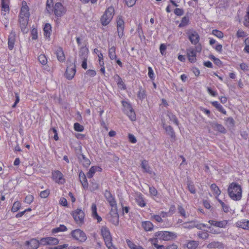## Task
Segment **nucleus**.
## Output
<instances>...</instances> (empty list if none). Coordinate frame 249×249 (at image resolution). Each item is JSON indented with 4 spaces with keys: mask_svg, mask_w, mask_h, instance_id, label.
Instances as JSON below:
<instances>
[{
    "mask_svg": "<svg viewBox=\"0 0 249 249\" xmlns=\"http://www.w3.org/2000/svg\"><path fill=\"white\" fill-rule=\"evenodd\" d=\"M228 192L229 196L233 200H239L241 199L242 188L237 183H231L229 186Z\"/></svg>",
    "mask_w": 249,
    "mask_h": 249,
    "instance_id": "f257e3e1",
    "label": "nucleus"
},
{
    "mask_svg": "<svg viewBox=\"0 0 249 249\" xmlns=\"http://www.w3.org/2000/svg\"><path fill=\"white\" fill-rule=\"evenodd\" d=\"M114 14V9L112 6L107 8L103 15L101 17L100 21L102 25H108L112 20Z\"/></svg>",
    "mask_w": 249,
    "mask_h": 249,
    "instance_id": "f03ea898",
    "label": "nucleus"
},
{
    "mask_svg": "<svg viewBox=\"0 0 249 249\" xmlns=\"http://www.w3.org/2000/svg\"><path fill=\"white\" fill-rule=\"evenodd\" d=\"M155 236L158 237L160 239L168 241L177 237V235L175 233L167 231H160L155 233Z\"/></svg>",
    "mask_w": 249,
    "mask_h": 249,
    "instance_id": "7ed1b4c3",
    "label": "nucleus"
},
{
    "mask_svg": "<svg viewBox=\"0 0 249 249\" xmlns=\"http://www.w3.org/2000/svg\"><path fill=\"white\" fill-rule=\"evenodd\" d=\"M71 235L73 239L80 242H84L87 239L86 233L79 229L72 231Z\"/></svg>",
    "mask_w": 249,
    "mask_h": 249,
    "instance_id": "20e7f679",
    "label": "nucleus"
},
{
    "mask_svg": "<svg viewBox=\"0 0 249 249\" xmlns=\"http://www.w3.org/2000/svg\"><path fill=\"white\" fill-rule=\"evenodd\" d=\"M75 222L79 225H82L84 222L85 213L81 209H77L71 213Z\"/></svg>",
    "mask_w": 249,
    "mask_h": 249,
    "instance_id": "39448f33",
    "label": "nucleus"
},
{
    "mask_svg": "<svg viewBox=\"0 0 249 249\" xmlns=\"http://www.w3.org/2000/svg\"><path fill=\"white\" fill-rule=\"evenodd\" d=\"M188 39L194 45L197 44L199 41V36L193 29H190L186 31Z\"/></svg>",
    "mask_w": 249,
    "mask_h": 249,
    "instance_id": "423d86ee",
    "label": "nucleus"
},
{
    "mask_svg": "<svg viewBox=\"0 0 249 249\" xmlns=\"http://www.w3.org/2000/svg\"><path fill=\"white\" fill-rule=\"evenodd\" d=\"M109 220L115 226L119 224V214L116 207H112L108 215Z\"/></svg>",
    "mask_w": 249,
    "mask_h": 249,
    "instance_id": "0eeeda50",
    "label": "nucleus"
},
{
    "mask_svg": "<svg viewBox=\"0 0 249 249\" xmlns=\"http://www.w3.org/2000/svg\"><path fill=\"white\" fill-rule=\"evenodd\" d=\"M102 235L105 242L106 245H108L112 240L109 229L106 227H102L101 230Z\"/></svg>",
    "mask_w": 249,
    "mask_h": 249,
    "instance_id": "6e6552de",
    "label": "nucleus"
},
{
    "mask_svg": "<svg viewBox=\"0 0 249 249\" xmlns=\"http://www.w3.org/2000/svg\"><path fill=\"white\" fill-rule=\"evenodd\" d=\"M66 8L63 6L61 3L56 2L54 7V15L57 17H62L65 13Z\"/></svg>",
    "mask_w": 249,
    "mask_h": 249,
    "instance_id": "1a4fd4ad",
    "label": "nucleus"
},
{
    "mask_svg": "<svg viewBox=\"0 0 249 249\" xmlns=\"http://www.w3.org/2000/svg\"><path fill=\"white\" fill-rule=\"evenodd\" d=\"M29 18L25 17H19V23L21 31L24 34L27 33L29 29L27 28Z\"/></svg>",
    "mask_w": 249,
    "mask_h": 249,
    "instance_id": "9d476101",
    "label": "nucleus"
},
{
    "mask_svg": "<svg viewBox=\"0 0 249 249\" xmlns=\"http://www.w3.org/2000/svg\"><path fill=\"white\" fill-rule=\"evenodd\" d=\"M76 72L75 65L74 64L73 66L71 67V66L67 67L65 72L66 77L69 79H72L75 75Z\"/></svg>",
    "mask_w": 249,
    "mask_h": 249,
    "instance_id": "9b49d317",
    "label": "nucleus"
},
{
    "mask_svg": "<svg viewBox=\"0 0 249 249\" xmlns=\"http://www.w3.org/2000/svg\"><path fill=\"white\" fill-rule=\"evenodd\" d=\"M187 55L189 61L191 63H194L196 61V51L195 49L189 48L187 49Z\"/></svg>",
    "mask_w": 249,
    "mask_h": 249,
    "instance_id": "f8f14e48",
    "label": "nucleus"
},
{
    "mask_svg": "<svg viewBox=\"0 0 249 249\" xmlns=\"http://www.w3.org/2000/svg\"><path fill=\"white\" fill-rule=\"evenodd\" d=\"M104 195L110 206H111V207H116L117 204L116 201L111 193L107 190H106Z\"/></svg>",
    "mask_w": 249,
    "mask_h": 249,
    "instance_id": "ddd939ff",
    "label": "nucleus"
},
{
    "mask_svg": "<svg viewBox=\"0 0 249 249\" xmlns=\"http://www.w3.org/2000/svg\"><path fill=\"white\" fill-rule=\"evenodd\" d=\"M209 124L214 130L223 134L226 133L227 131L226 129L221 124H219L214 122H209Z\"/></svg>",
    "mask_w": 249,
    "mask_h": 249,
    "instance_id": "4468645a",
    "label": "nucleus"
},
{
    "mask_svg": "<svg viewBox=\"0 0 249 249\" xmlns=\"http://www.w3.org/2000/svg\"><path fill=\"white\" fill-rule=\"evenodd\" d=\"M15 38V33L12 31L9 36L8 42V47L10 50H12L14 48Z\"/></svg>",
    "mask_w": 249,
    "mask_h": 249,
    "instance_id": "2eb2a0df",
    "label": "nucleus"
},
{
    "mask_svg": "<svg viewBox=\"0 0 249 249\" xmlns=\"http://www.w3.org/2000/svg\"><path fill=\"white\" fill-rule=\"evenodd\" d=\"M79 178L82 186L84 189H87L88 187V183L87 179V177L82 171H81L79 174Z\"/></svg>",
    "mask_w": 249,
    "mask_h": 249,
    "instance_id": "dca6fc26",
    "label": "nucleus"
},
{
    "mask_svg": "<svg viewBox=\"0 0 249 249\" xmlns=\"http://www.w3.org/2000/svg\"><path fill=\"white\" fill-rule=\"evenodd\" d=\"M78 160L85 167H88L90 164V161L89 159L86 158L83 154H80L78 157Z\"/></svg>",
    "mask_w": 249,
    "mask_h": 249,
    "instance_id": "f3484780",
    "label": "nucleus"
},
{
    "mask_svg": "<svg viewBox=\"0 0 249 249\" xmlns=\"http://www.w3.org/2000/svg\"><path fill=\"white\" fill-rule=\"evenodd\" d=\"M63 174L58 170L55 171L53 173V179L56 182L62 183L64 182V179L63 178Z\"/></svg>",
    "mask_w": 249,
    "mask_h": 249,
    "instance_id": "a211bd4d",
    "label": "nucleus"
},
{
    "mask_svg": "<svg viewBox=\"0 0 249 249\" xmlns=\"http://www.w3.org/2000/svg\"><path fill=\"white\" fill-rule=\"evenodd\" d=\"M163 127L165 130L166 133L170 136L174 141H175L176 135L172 127L170 125H166L164 124H163Z\"/></svg>",
    "mask_w": 249,
    "mask_h": 249,
    "instance_id": "6ab92c4d",
    "label": "nucleus"
},
{
    "mask_svg": "<svg viewBox=\"0 0 249 249\" xmlns=\"http://www.w3.org/2000/svg\"><path fill=\"white\" fill-rule=\"evenodd\" d=\"M208 222L211 225L219 228H225L228 222L227 220L221 221H216L215 220H210Z\"/></svg>",
    "mask_w": 249,
    "mask_h": 249,
    "instance_id": "aec40b11",
    "label": "nucleus"
},
{
    "mask_svg": "<svg viewBox=\"0 0 249 249\" xmlns=\"http://www.w3.org/2000/svg\"><path fill=\"white\" fill-rule=\"evenodd\" d=\"M26 243L29 249H36L39 245V241L36 239H32Z\"/></svg>",
    "mask_w": 249,
    "mask_h": 249,
    "instance_id": "412c9836",
    "label": "nucleus"
},
{
    "mask_svg": "<svg viewBox=\"0 0 249 249\" xmlns=\"http://www.w3.org/2000/svg\"><path fill=\"white\" fill-rule=\"evenodd\" d=\"M102 168L99 166H92L87 174L88 178H91L96 171H101Z\"/></svg>",
    "mask_w": 249,
    "mask_h": 249,
    "instance_id": "4be33fe9",
    "label": "nucleus"
},
{
    "mask_svg": "<svg viewBox=\"0 0 249 249\" xmlns=\"http://www.w3.org/2000/svg\"><path fill=\"white\" fill-rule=\"evenodd\" d=\"M56 54L58 60L60 62L65 60V56L62 48H58L56 51Z\"/></svg>",
    "mask_w": 249,
    "mask_h": 249,
    "instance_id": "5701e85b",
    "label": "nucleus"
},
{
    "mask_svg": "<svg viewBox=\"0 0 249 249\" xmlns=\"http://www.w3.org/2000/svg\"><path fill=\"white\" fill-rule=\"evenodd\" d=\"M89 50L88 48L85 47H82L79 51V55L81 59H87Z\"/></svg>",
    "mask_w": 249,
    "mask_h": 249,
    "instance_id": "b1692460",
    "label": "nucleus"
},
{
    "mask_svg": "<svg viewBox=\"0 0 249 249\" xmlns=\"http://www.w3.org/2000/svg\"><path fill=\"white\" fill-rule=\"evenodd\" d=\"M207 248L209 249H213V248H218V249H222L223 248V245L222 243L219 242H212L209 243L207 245Z\"/></svg>",
    "mask_w": 249,
    "mask_h": 249,
    "instance_id": "393cba45",
    "label": "nucleus"
},
{
    "mask_svg": "<svg viewBox=\"0 0 249 249\" xmlns=\"http://www.w3.org/2000/svg\"><path fill=\"white\" fill-rule=\"evenodd\" d=\"M141 167L145 172L148 173L149 174H151L152 173L151 168L149 166L146 160H143L142 161L141 163Z\"/></svg>",
    "mask_w": 249,
    "mask_h": 249,
    "instance_id": "a878e982",
    "label": "nucleus"
},
{
    "mask_svg": "<svg viewBox=\"0 0 249 249\" xmlns=\"http://www.w3.org/2000/svg\"><path fill=\"white\" fill-rule=\"evenodd\" d=\"M137 204L141 207H143L145 206L146 204L142 197L141 194H138L135 198Z\"/></svg>",
    "mask_w": 249,
    "mask_h": 249,
    "instance_id": "bb28decb",
    "label": "nucleus"
},
{
    "mask_svg": "<svg viewBox=\"0 0 249 249\" xmlns=\"http://www.w3.org/2000/svg\"><path fill=\"white\" fill-rule=\"evenodd\" d=\"M29 16H30L29 8L21 7V9H20V12L19 13V17H25V18H29Z\"/></svg>",
    "mask_w": 249,
    "mask_h": 249,
    "instance_id": "cd10ccee",
    "label": "nucleus"
},
{
    "mask_svg": "<svg viewBox=\"0 0 249 249\" xmlns=\"http://www.w3.org/2000/svg\"><path fill=\"white\" fill-rule=\"evenodd\" d=\"M108 56L111 60H114L117 58L116 54V48L114 46L108 50Z\"/></svg>",
    "mask_w": 249,
    "mask_h": 249,
    "instance_id": "c85d7f7f",
    "label": "nucleus"
},
{
    "mask_svg": "<svg viewBox=\"0 0 249 249\" xmlns=\"http://www.w3.org/2000/svg\"><path fill=\"white\" fill-rule=\"evenodd\" d=\"M114 79L116 81V82H117V85L119 87H120V86H122V88L124 89H126V86L125 85H124V83L123 82V81H122V78L120 77V76L118 75V74H115L114 76Z\"/></svg>",
    "mask_w": 249,
    "mask_h": 249,
    "instance_id": "c756f323",
    "label": "nucleus"
},
{
    "mask_svg": "<svg viewBox=\"0 0 249 249\" xmlns=\"http://www.w3.org/2000/svg\"><path fill=\"white\" fill-rule=\"evenodd\" d=\"M212 105L216 108L218 111L221 112L224 114H226V110L223 108V107L217 101H214L212 102Z\"/></svg>",
    "mask_w": 249,
    "mask_h": 249,
    "instance_id": "7c9ffc66",
    "label": "nucleus"
},
{
    "mask_svg": "<svg viewBox=\"0 0 249 249\" xmlns=\"http://www.w3.org/2000/svg\"><path fill=\"white\" fill-rule=\"evenodd\" d=\"M142 226L146 231H150L153 228V224L150 221H145L142 223Z\"/></svg>",
    "mask_w": 249,
    "mask_h": 249,
    "instance_id": "2f4dec72",
    "label": "nucleus"
},
{
    "mask_svg": "<svg viewBox=\"0 0 249 249\" xmlns=\"http://www.w3.org/2000/svg\"><path fill=\"white\" fill-rule=\"evenodd\" d=\"M122 105L124 107L123 111L125 114L126 112L130 111L133 109L130 103L126 101H123L122 102Z\"/></svg>",
    "mask_w": 249,
    "mask_h": 249,
    "instance_id": "473e14b6",
    "label": "nucleus"
},
{
    "mask_svg": "<svg viewBox=\"0 0 249 249\" xmlns=\"http://www.w3.org/2000/svg\"><path fill=\"white\" fill-rule=\"evenodd\" d=\"M189 23V18L186 16L182 18L181 22L178 25L179 27H184L188 25Z\"/></svg>",
    "mask_w": 249,
    "mask_h": 249,
    "instance_id": "72a5a7b5",
    "label": "nucleus"
},
{
    "mask_svg": "<svg viewBox=\"0 0 249 249\" xmlns=\"http://www.w3.org/2000/svg\"><path fill=\"white\" fill-rule=\"evenodd\" d=\"M44 35L46 37H49L51 31V26L49 23H46L44 27Z\"/></svg>",
    "mask_w": 249,
    "mask_h": 249,
    "instance_id": "f704fd0d",
    "label": "nucleus"
},
{
    "mask_svg": "<svg viewBox=\"0 0 249 249\" xmlns=\"http://www.w3.org/2000/svg\"><path fill=\"white\" fill-rule=\"evenodd\" d=\"M67 230V227L64 225H60L59 227L53 229L52 230V232L53 233H56L59 231H64Z\"/></svg>",
    "mask_w": 249,
    "mask_h": 249,
    "instance_id": "c9c22d12",
    "label": "nucleus"
},
{
    "mask_svg": "<svg viewBox=\"0 0 249 249\" xmlns=\"http://www.w3.org/2000/svg\"><path fill=\"white\" fill-rule=\"evenodd\" d=\"M8 0H1V8L5 12H9L10 10Z\"/></svg>",
    "mask_w": 249,
    "mask_h": 249,
    "instance_id": "e433bc0d",
    "label": "nucleus"
},
{
    "mask_svg": "<svg viewBox=\"0 0 249 249\" xmlns=\"http://www.w3.org/2000/svg\"><path fill=\"white\" fill-rule=\"evenodd\" d=\"M125 114L132 121H134L136 120V114L133 109H131L130 111L126 112Z\"/></svg>",
    "mask_w": 249,
    "mask_h": 249,
    "instance_id": "4c0bfd02",
    "label": "nucleus"
},
{
    "mask_svg": "<svg viewBox=\"0 0 249 249\" xmlns=\"http://www.w3.org/2000/svg\"><path fill=\"white\" fill-rule=\"evenodd\" d=\"M198 245V244L197 242L195 241H191L187 244V247L188 249H196Z\"/></svg>",
    "mask_w": 249,
    "mask_h": 249,
    "instance_id": "58836bf2",
    "label": "nucleus"
},
{
    "mask_svg": "<svg viewBox=\"0 0 249 249\" xmlns=\"http://www.w3.org/2000/svg\"><path fill=\"white\" fill-rule=\"evenodd\" d=\"M38 60L39 62L43 65H45L47 63V59L44 54H40L38 57Z\"/></svg>",
    "mask_w": 249,
    "mask_h": 249,
    "instance_id": "ea45409f",
    "label": "nucleus"
},
{
    "mask_svg": "<svg viewBox=\"0 0 249 249\" xmlns=\"http://www.w3.org/2000/svg\"><path fill=\"white\" fill-rule=\"evenodd\" d=\"M124 21L122 17H118L117 19V27H120L122 29V27H124Z\"/></svg>",
    "mask_w": 249,
    "mask_h": 249,
    "instance_id": "a19ab883",
    "label": "nucleus"
},
{
    "mask_svg": "<svg viewBox=\"0 0 249 249\" xmlns=\"http://www.w3.org/2000/svg\"><path fill=\"white\" fill-rule=\"evenodd\" d=\"M20 203L19 202L16 201L13 204L11 210L13 212H17L20 209Z\"/></svg>",
    "mask_w": 249,
    "mask_h": 249,
    "instance_id": "79ce46f5",
    "label": "nucleus"
},
{
    "mask_svg": "<svg viewBox=\"0 0 249 249\" xmlns=\"http://www.w3.org/2000/svg\"><path fill=\"white\" fill-rule=\"evenodd\" d=\"M168 116L169 117L170 121H173L177 125L178 124V119L175 115L171 113H169L168 114Z\"/></svg>",
    "mask_w": 249,
    "mask_h": 249,
    "instance_id": "37998d69",
    "label": "nucleus"
},
{
    "mask_svg": "<svg viewBox=\"0 0 249 249\" xmlns=\"http://www.w3.org/2000/svg\"><path fill=\"white\" fill-rule=\"evenodd\" d=\"M74 130L78 132H82L84 130V127L78 123H75L74 124Z\"/></svg>",
    "mask_w": 249,
    "mask_h": 249,
    "instance_id": "c03bdc74",
    "label": "nucleus"
},
{
    "mask_svg": "<svg viewBox=\"0 0 249 249\" xmlns=\"http://www.w3.org/2000/svg\"><path fill=\"white\" fill-rule=\"evenodd\" d=\"M211 188L215 194L219 195L220 194L221 192L215 184H212L211 186Z\"/></svg>",
    "mask_w": 249,
    "mask_h": 249,
    "instance_id": "a18cd8bd",
    "label": "nucleus"
},
{
    "mask_svg": "<svg viewBox=\"0 0 249 249\" xmlns=\"http://www.w3.org/2000/svg\"><path fill=\"white\" fill-rule=\"evenodd\" d=\"M187 187H188L189 191L191 192V193H192V194L196 193V189H195V186L191 182H189V181L188 182Z\"/></svg>",
    "mask_w": 249,
    "mask_h": 249,
    "instance_id": "49530a36",
    "label": "nucleus"
},
{
    "mask_svg": "<svg viewBox=\"0 0 249 249\" xmlns=\"http://www.w3.org/2000/svg\"><path fill=\"white\" fill-rule=\"evenodd\" d=\"M48 245H57L59 241L57 238L54 237H48Z\"/></svg>",
    "mask_w": 249,
    "mask_h": 249,
    "instance_id": "de8ad7c7",
    "label": "nucleus"
},
{
    "mask_svg": "<svg viewBox=\"0 0 249 249\" xmlns=\"http://www.w3.org/2000/svg\"><path fill=\"white\" fill-rule=\"evenodd\" d=\"M246 221H238L236 222V225L237 227L241 228L247 230V224Z\"/></svg>",
    "mask_w": 249,
    "mask_h": 249,
    "instance_id": "09e8293b",
    "label": "nucleus"
},
{
    "mask_svg": "<svg viewBox=\"0 0 249 249\" xmlns=\"http://www.w3.org/2000/svg\"><path fill=\"white\" fill-rule=\"evenodd\" d=\"M213 34L219 38H222L223 37V33L217 30H213Z\"/></svg>",
    "mask_w": 249,
    "mask_h": 249,
    "instance_id": "8fccbe9b",
    "label": "nucleus"
},
{
    "mask_svg": "<svg viewBox=\"0 0 249 249\" xmlns=\"http://www.w3.org/2000/svg\"><path fill=\"white\" fill-rule=\"evenodd\" d=\"M50 194V191L49 190H46L43 191H41L40 193V196L41 198H46Z\"/></svg>",
    "mask_w": 249,
    "mask_h": 249,
    "instance_id": "3c124183",
    "label": "nucleus"
},
{
    "mask_svg": "<svg viewBox=\"0 0 249 249\" xmlns=\"http://www.w3.org/2000/svg\"><path fill=\"white\" fill-rule=\"evenodd\" d=\"M34 196L32 195H28L25 198V202L28 204H31L34 200Z\"/></svg>",
    "mask_w": 249,
    "mask_h": 249,
    "instance_id": "603ef678",
    "label": "nucleus"
},
{
    "mask_svg": "<svg viewBox=\"0 0 249 249\" xmlns=\"http://www.w3.org/2000/svg\"><path fill=\"white\" fill-rule=\"evenodd\" d=\"M178 213L180 214L181 215L184 217H186L185 210L181 206H178Z\"/></svg>",
    "mask_w": 249,
    "mask_h": 249,
    "instance_id": "864d4df0",
    "label": "nucleus"
},
{
    "mask_svg": "<svg viewBox=\"0 0 249 249\" xmlns=\"http://www.w3.org/2000/svg\"><path fill=\"white\" fill-rule=\"evenodd\" d=\"M226 122L229 126H233L234 124V121L232 117L228 118L226 120Z\"/></svg>",
    "mask_w": 249,
    "mask_h": 249,
    "instance_id": "5fc2aeb1",
    "label": "nucleus"
},
{
    "mask_svg": "<svg viewBox=\"0 0 249 249\" xmlns=\"http://www.w3.org/2000/svg\"><path fill=\"white\" fill-rule=\"evenodd\" d=\"M53 6V0H47L46 2V9L49 13H51L49 10L48 9V8L51 9L52 7Z\"/></svg>",
    "mask_w": 249,
    "mask_h": 249,
    "instance_id": "6e6d98bb",
    "label": "nucleus"
},
{
    "mask_svg": "<svg viewBox=\"0 0 249 249\" xmlns=\"http://www.w3.org/2000/svg\"><path fill=\"white\" fill-rule=\"evenodd\" d=\"M244 25L246 27H249V11L247 12L246 16L245 17Z\"/></svg>",
    "mask_w": 249,
    "mask_h": 249,
    "instance_id": "4d7b16f0",
    "label": "nucleus"
},
{
    "mask_svg": "<svg viewBox=\"0 0 249 249\" xmlns=\"http://www.w3.org/2000/svg\"><path fill=\"white\" fill-rule=\"evenodd\" d=\"M199 237L203 239H206L208 238L209 237V234L207 232H202L201 233H199L198 234Z\"/></svg>",
    "mask_w": 249,
    "mask_h": 249,
    "instance_id": "13d9d810",
    "label": "nucleus"
},
{
    "mask_svg": "<svg viewBox=\"0 0 249 249\" xmlns=\"http://www.w3.org/2000/svg\"><path fill=\"white\" fill-rule=\"evenodd\" d=\"M138 97L140 100H142L145 97V93L143 90L142 89H140L138 94Z\"/></svg>",
    "mask_w": 249,
    "mask_h": 249,
    "instance_id": "bf43d9fd",
    "label": "nucleus"
},
{
    "mask_svg": "<svg viewBox=\"0 0 249 249\" xmlns=\"http://www.w3.org/2000/svg\"><path fill=\"white\" fill-rule=\"evenodd\" d=\"M149 192L150 194L153 196H156L157 195L158 191L156 190V189L154 187H149Z\"/></svg>",
    "mask_w": 249,
    "mask_h": 249,
    "instance_id": "052dcab7",
    "label": "nucleus"
},
{
    "mask_svg": "<svg viewBox=\"0 0 249 249\" xmlns=\"http://www.w3.org/2000/svg\"><path fill=\"white\" fill-rule=\"evenodd\" d=\"M86 74L90 77H94L96 75V72L94 70H89L86 71Z\"/></svg>",
    "mask_w": 249,
    "mask_h": 249,
    "instance_id": "680f3d73",
    "label": "nucleus"
},
{
    "mask_svg": "<svg viewBox=\"0 0 249 249\" xmlns=\"http://www.w3.org/2000/svg\"><path fill=\"white\" fill-rule=\"evenodd\" d=\"M32 38L33 40H36L37 38V32L36 29H33L32 31Z\"/></svg>",
    "mask_w": 249,
    "mask_h": 249,
    "instance_id": "e2e57ef3",
    "label": "nucleus"
},
{
    "mask_svg": "<svg viewBox=\"0 0 249 249\" xmlns=\"http://www.w3.org/2000/svg\"><path fill=\"white\" fill-rule=\"evenodd\" d=\"M183 13V10L182 9L176 8L174 10V13L177 16H181Z\"/></svg>",
    "mask_w": 249,
    "mask_h": 249,
    "instance_id": "0e129e2a",
    "label": "nucleus"
},
{
    "mask_svg": "<svg viewBox=\"0 0 249 249\" xmlns=\"http://www.w3.org/2000/svg\"><path fill=\"white\" fill-rule=\"evenodd\" d=\"M39 244L42 245H48V237L46 238H42L40 239V241H39Z\"/></svg>",
    "mask_w": 249,
    "mask_h": 249,
    "instance_id": "69168bd1",
    "label": "nucleus"
},
{
    "mask_svg": "<svg viewBox=\"0 0 249 249\" xmlns=\"http://www.w3.org/2000/svg\"><path fill=\"white\" fill-rule=\"evenodd\" d=\"M126 241L128 246L131 249H134V248L137 246L135 244H134L132 241H131L130 240L127 239Z\"/></svg>",
    "mask_w": 249,
    "mask_h": 249,
    "instance_id": "338daca9",
    "label": "nucleus"
},
{
    "mask_svg": "<svg viewBox=\"0 0 249 249\" xmlns=\"http://www.w3.org/2000/svg\"><path fill=\"white\" fill-rule=\"evenodd\" d=\"M236 35L238 37H241L245 36L246 33L241 30H238Z\"/></svg>",
    "mask_w": 249,
    "mask_h": 249,
    "instance_id": "774afa93",
    "label": "nucleus"
}]
</instances>
